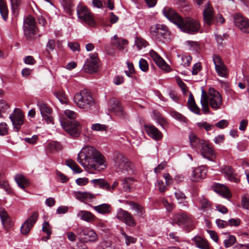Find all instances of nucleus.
Masks as SVG:
<instances>
[{
	"mask_svg": "<svg viewBox=\"0 0 249 249\" xmlns=\"http://www.w3.org/2000/svg\"><path fill=\"white\" fill-rule=\"evenodd\" d=\"M98 67V62L96 60H89L85 66L84 70L87 73H92L97 71Z\"/></svg>",
	"mask_w": 249,
	"mask_h": 249,
	"instance_id": "c756f323",
	"label": "nucleus"
},
{
	"mask_svg": "<svg viewBox=\"0 0 249 249\" xmlns=\"http://www.w3.org/2000/svg\"><path fill=\"white\" fill-rule=\"evenodd\" d=\"M77 216L81 220L89 223L94 221L96 218L95 216L90 212L85 210L79 211Z\"/></svg>",
	"mask_w": 249,
	"mask_h": 249,
	"instance_id": "5701e85b",
	"label": "nucleus"
},
{
	"mask_svg": "<svg viewBox=\"0 0 249 249\" xmlns=\"http://www.w3.org/2000/svg\"><path fill=\"white\" fill-rule=\"evenodd\" d=\"M171 115L175 119L178 120L181 122H185L186 121V118L182 115L181 114L175 111H171L170 113Z\"/></svg>",
	"mask_w": 249,
	"mask_h": 249,
	"instance_id": "864d4df0",
	"label": "nucleus"
},
{
	"mask_svg": "<svg viewBox=\"0 0 249 249\" xmlns=\"http://www.w3.org/2000/svg\"><path fill=\"white\" fill-rule=\"evenodd\" d=\"M198 200L201 209H206L210 208L211 206V202L204 196H199Z\"/></svg>",
	"mask_w": 249,
	"mask_h": 249,
	"instance_id": "a19ab883",
	"label": "nucleus"
},
{
	"mask_svg": "<svg viewBox=\"0 0 249 249\" xmlns=\"http://www.w3.org/2000/svg\"><path fill=\"white\" fill-rule=\"evenodd\" d=\"M108 109L111 112L114 113L116 115L120 117L124 116V112L118 99L114 98H111L108 101Z\"/></svg>",
	"mask_w": 249,
	"mask_h": 249,
	"instance_id": "4468645a",
	"label": "nucleus"
},
{
	"mask_svg": "<svg viewBox=\"0 0 249 249\" xmlns=\"http://www.w3.org/2000/svg\"><path fill=\"white\" fill-rule=\"evenodd\" d=\"M236 241L235 236L230 235L228 239H225L224 241V246L225 248H229L232 246Z\"/></svg>",
	"mask_w": 249,
	"mask_h": 249,
	"instance_id": "3c124183",
	"label": "nucleus"
},
{
	"mask_svg": "<svg viewBox=\"0 0 249 249\" xmlns=\"http://www.w3.org/2000/svg\"><path fill=\"white\" fill-rule=\"evenodd\" d=\"M197 125L199 127H203L207 131L212 130V129L214 127L213 125L209 124L206 122L198 123Z\"/></svg>",
	"mask_w": 249,
	"mask_h": 249,
	"instance_id": "bf43d9fd",
	"label": "nucleus"
},
{
	"mask_svg": "<svg viewBox=\"0 0 249 249\" xmlns=\"http://www.w3.org/2000/svg\"><path fill=\"white\" fill-rule=\"evenodd\" d=\"M126 203L131 207L132 210L135 211L136 216L144 218L145 212L144 208L142 205L133 201H127Z\"/></svg>",
	"mask_w": 249,
	"mask_h": 249,
	"instance_id": "4be33fe9",
	"label": "nucleus"
},
{
	"mask_svg": "<svg viewBox=\"0 0 249 249\" xmlns=\"http://www.w3.org/2000/svg\"><path fill=\"white\" fill-rule=\"evenodd\" d=\"M37 106L39 108L41 115L44 114H51L53 110L48 107L46 104L42 102H39Z\"/></svg>",
	"mask_w": 249,
	"mask_h": 249,
	"instance_id": "58836bf2",
	"label": "nucleus"
},
{
	"mask_svg": "<svg viewBox=\"0 0 249 249\" xmlns=\"http://www.w3.org/2000/svg\"><path fill=\"white\" fill-rule=\"evenodd\" d=\"M229 122L226 120H222L215 124V126L220 129L226 128L228 125Z\"/></svg>",
	"mask_w": 249,
	"mask_h": 249,
	"instance_id": "e2e57ef3",
	"label": "nucleus"
},
{
	"mask_svg": "<svg viewBox=\"0 0 249 249\" xmlns=\"http://www.w3.org/2000/svg\"><path fill=\"white\" fill-rule=\"evenodd\" d=\"M139 67L142 71L146 72L148 71L149 66L147 61L145 59L141 58L139 61Z\"/></svg>",
	"mask_w": 249,
	"mask_h": 249,
	"instance_id": "603ef678",
	"label": "nucleus"
},
{
	"mask_svg": "<svg viewBox=\"0 0 249 249\" xmlns=\"http://www.w3.org/2000/svg\"><path fill=\"white\" fill-rule=\"evenodd\" d=\"M208 102L213 109L216 110L219 108L222 105V96L217 91L210 88L208 91Z\"/></svg>",
	"mask_w": 249,
	"mask_h": 249,
	"instance_id": "9b49d317",
	"label": "nucleus"
},
{
	"mask_svg": "<svg viewBox=\"0 0 249 249\" xmlns=\"http://www.w3.org/2000/svg\"><path fill=\"white\" fill-rule=\"evenodd\" d=\"M9 108V106L5 101L0 100V118L2 116L1 113L5 112Z\"/></svg>",
	"mask_w": 249,
	"mask_h": 249,
	"instance_id": "5fc2aeb1",
	"label": "nucleus"
},
{
	"mask_svg": "<svg viewBox=\"0 0 249 249\" xmlns=\"http://www.w3.org/2000/svg\"><path fill=\"white\" fill-rule=\"evenodd\" d=\"M223 170L227 178L230 181L236 183L239 182V179L237 178L236 174L234 173L233 170L231 166H226L224 167Z\"/></svg>",
	"mask_w": 249,
	"mask_h": 249,
	"instance_id": "393cba45",
	"label": "nucleus"
},
{
	"mask_svg": "<svg viewBox=\"0 0 249 249\" xmlns=\"http://www.w3.org/2000/svg\"><path fill=\"white\" fill-rule=\"evenodd\" d=\"M77 161L84 167L88 165L94 170L97 169L96 165H104L105 160L94 147L86 146L83 147L77 155Z\"/></svg>",
	"mask_w": 249,
	"mask_h": 249,
	"instance_id": "f257e3e1",
	"label": "nucleus"
},
{
	"mask_svg": "<svg viewBox=\"0 0 249 249\" xmlns=\"http://www.w3.org/2000/svg\"><path fill=\"white\" fill-rule=\"evenodd\" d=\"M150 32L151 36L159 40H170V32L167 27L163 24H157L151 27Z\"/></svg>",
	"mask_w": 249,
	"mask_h": 249,
	"instance_id": "39448f33",
	"label": "nucleus"
},
{
	"mask_svg": "<svg viewBox=\"0 0 249 249\" xmlns=\"http://www.w3.org/2000/svg\"><path fill=\"white\" fill-rule=\"evenodd\" d=\"M189 141L191 146L195 148H200L201 145L204 142V140L200 139L194 134H191L189 136Z\"/></svg>",
	"mask_w": 249,
	"mask_h": 249,
	"instance_id": "7c9ffc66",
	"label": "nucleus"
},
{
	"mask_svg": "<svg viewBox=\"0 0 249 249\" xmlns=\"http://www.w3.org/2000/svg\"><path fill=\"white\" fill-rule=\"evenodd\" d=\"M135 44L139 50L142 49L147 46V42L142 38L137 37L135 40Z\"/></svg>",
	"mask_w": 249,
	"mask_h": 249,
	"instance_id": "49530a36",
	"label": "nucleus"
},
{
	"mask_svg": "<svg viewBox=\"0 0 249 249\" xmlns=\"http://www.w3.org/2000/svg\"><path fill=\"white\" fill-rule=\"evenodd\" d=\"M201 105L202 106V109L205 114L209 113V108L208 105L209 103L208 101H200Z\"/></svg>",
	"mask_w": 249,
	"mask_h": 249,
	"instance_id": "338daca9",
	"label": "nucleus"
},
{
	"mask_svg": "<svg viewBox=\"0 0 249 249\" xmlns=\"http://www.w3.org/2000/svg\"><path fill=\"white\" fill-rule=\"evenodd\" d=\"M0 13L3 19L6 20L8 18V10L4 0H0Z\"/></svg>",
	"mask_w": 249,
	"mask_h": 249,
	"instance_id": "4c0bfd02",
	"label": "nucleus"
},
{
	"mask_svg": "<svg viewBox=\"0 0 249 249\" xmlns=\"http://www.w3.org/2000/svg\"><path fill=\"white\" fill-rule=\"evenodd\" d=\"M62 4L66 12L69 15H71L72 12L71 7L73 6L71 0H62Z\"/></svg>",
	"mask_w": 249,
	"mask_h": 249,
	"instance_id": "a18cd8bd",
	"label": "nucleus"
},
{
	"mask_svg": "<svg viewBox=\"0 0 249 249\" xmlns=\"http://www.w3.org/2000/svg\"><path fill=\"white\" fill-rule=\"evenodd\" d=\"M167 165V163L165 161L162 162L158 166L156 167L154 169V172L156 174H158L160 172V171L163 170Z\"/></svg>",
	"mask_w": 249,
	"mask_h": 249,
	"instance_id": "774afa93",
	"label": "nucleus"
},
{
	"mask_svg": "<svg viewBox=\"0 0 249 249\" xmlns=\"http://www.w3.org/2000/svg\"><path fill=\"white\" fill-rule=\"evenodd\" d=\"M133 177H127L122 180L123 189L125 192H130L132 189V185L135 181Z\"/></svg>",
	"mask_w": 249,
	"mask_h": 249,
	"instance_id": "f704fd0d",
	"label": "nucleus"
},
{
	"mask_svg": "<svg viewBox=\"0 0 249 249\" xmlns=\"http://www.w3.org/2000/svg\"><path fill=\"white\" fill-rule=\"evenodd\" d=\"M217 74L223 77H227L228 75V70L226 66L224 64L215 68Z\"/></svg>",
	"mask_w": 249,
	"mask_h": 249,
	"instance_id": "37998d69",
	"label": "nucleus"
},
{
	"mask_svg": "<svg viewBox=\"0 0 249 249\" xmlns=\"http://www.w3.org/2000/svg\"><path fill=\"white\" fill-rule=\"evenodd\" d=\"M122 234L124 236L125 240V244L127 246L131 243H135L137 240L136 238L128 236L124 231L122 232Z\"/></svg>",
	"mask_w": 249,
	"mask_h": 249,
	"instance_id": "4d7b16f0",
	"label": "nucleus"
},
{
	"mask_svg": "<svg viewBox=\"0 0 249 249\" xmlns=\"http://www.w3.org/2000/svg\"><path fill=\"white\" fill-rule=\"evenodd\" d=\"M149 54L159 68L166 71L170 70L169 66L155 51H150Z\"/></svg>",
	"mask_w": 249,
	"mask_h": 249,
	"instance_id": "6ab92c4d",
	"label": "nucleus"
},
{
	"mask_svg": "<svg viewBox=\"0 0 249 249\" xmlns=\"http://www.w3.org/2000/svg\"><path fill=\"white\" fill-rule=\"evenodd\" d=\"M203 18L205 25L210 26L213 24L214 20L213 9L209 2L205 5L203 12Z\"/></svg>",
	"mask_w": 249,
	"mask_h": 249,
	"instance_id": "dca6fc26",
	"label": "nucleus"
},
{
	"mask_svg": "<svg viewBox=\"0 0 249 249\" xmlns=\"http://www.w3.org/2000/svg\"><path fill=\"white\" fill-rule=\"evenodd\" d=\"M64 114L70 119L75 120L74 119L76 117V114L73 111L67 109L64 111Z\"/></svg>",
	"mask_w": 249,
	"mask_h": 249,
	"instance_id": "0e129e2a",
	"label": "nucleus"
},
{
	"mask_svg": "<svg viewBox=\"0 0 249 249\" xmlns=\"http://www.w3.org/2000/svg\"><path fill=\"white\" fill-rule=\"evenodd\" d=\"M162 12L165 17L177 26L179 23H180L182 19L173 9L170 7H166L164 8Z\"/></svg>",
	"mask_w": 249,
	"mask_h": 249,
	"instance_id": "a211bd4d",
	"label": "nucleus"
},
{
	"mask_svg": "<svg viewBox=\"0 0 249 249\" xmlns=\"http://www.w3.org/2000/svg\"><path fill=\"white\" fill-rule=\"evenodd\" d=\"M0 217L3 225L5 227L10 225V220L6 211L3 209H0Z\"/></svg>",
	"mask_w": 249,
	"mask_h": 249,
	"instance_id": "ea45409f",
	"label": "nucleus"
},
{
	"mask_svg": "<svg viewBox=\"0 0 249 249\" xmlns=\"http://www.w3.org/2000/svg\"><path fill=\"white\" fill-rule=\"evenodd\" d=\"M107 126L105 124L96 123L93 124L91 128L94 131H107Z\"/></svg>",
	"mask_w": 249,
	"mask_h": 249,
	"instance_id": "8fccbe9b",
	"label": "nucleus"
},
{
	"mask_svg": "<svg viewBox=\"0 0 249 249\" xmlns=\"http://www.w3.org/2000/svg\"><path fill=\"white\" fill-rule=\"evenodd\" d=\"M235 25L241 32L249 34V19L243 17L239 14H236L233 16Z\"/></svg>",
	"mask_w": 249,
	"mask_h": 249,
	"instance_id": "ddd939ff",
	"label": "nucleus"
},
{
	"mask_svg": "<svg viewBox=\"0 0 249 249\" xmlns=\"http://www.w3.org/2000/svg\"><path fill=\"white\" fill-rule=\"evenodd\" d=\"M66 164L75 173H80L82 171L76 162L72 160H66Z\"/></svg>",
	"mask_w": 249,
	"mask_h": 249,
	"instance_id": "79ce46f5",
	"label": "nucleus"
},
{
	"mask_svg": "<svg viewBox=\"0 0 249 249\" xmlns=\"http://www.w3.org/2000/svg\"><path fill=\"white\" fill-rule=\"evenodd\" d=\"M90 182L93 184L95 187H99L103 189L111 191L109 184L104 179H94L90 180Z\"/></svg>",
	"mask_w": 249,
	"mask_h": 249,
	"instance_id": "c85d7f7f",
	"label": "nucleus"
},
{
	"mask_svg": "<svg viewBox=\"0 0 249 249\" xmlns=\"http://www.w3.org/2000/svg\"><path fill=\"white\" fill-rule=\"evenodd\" d=\"M192 57L190 56H181L179 63L184 67H187L190 65Z\"/></svg>",
	"mask_w": 249,
	"mask_h": 249,
	"instance_id": "09e8293b",
	"label": "nucleus"
},
{
	"mask_svg": "<svg viewBox=\"0 0 249 249\" xmlns=\"http://www.w3.org/2000/svg\"><path fill=\"white\" fill-rule=\"evenodd\" d=\"M38 217V213L36 212H34L30 217L27 219L22 225L20 231L22 234H27L29 232L31 228L36 222Z\"/></svg>",
	"mask_w": 249,
	"mask_h": 249,
	"instance_id": "f3484780",
	"label": "nucleus"
},
{
	"mask_svg": "<svg viewBox=\"0 0 249 249\" xmlns=\"http://www.w3.org/2000/svg\"><path fill=\"white\" fill-rule=\"evenodd\" d=\"M192 240L195 242L197 247L201 249H210L208 242L200 236H196Z\"/></svg>",
	"mask_w": 249,
	"mask_h": 249,
	"instance_id": "2f4dec72",
	"label": "nucleus"
},
{
	"mask_svg": "<svg viewBox=\"0 0 249 249\" xmlns=\"http://www.w3.org/2000/svg\"><path fill=\"white\" fill-rule=\"evenodd\" d=\"M111 44L119 50H124L127 45V40L119 38L117 35H114L111 38Z\"/></svg>",
	"mask_w": 249,
	"mask_h": 249,
	"instance_id": "bb28decb",
	"label": "nucleus"
},
{
	"mask_svg": "<svg viewBox=\"0 0 249 249\" xmlns=\"http://www.w3.org/2000/svg\"><path fill=\"white\" fill-rule=\"evenodd\" d=\"M23 113L18 108L15 109L13 113L9 117L14 127L17 131H18L20 126L23 124Z\"/></svg>",
	"mask_w": 249,
	"mask_h": 249,
	"instance_id": "2eb2a0df",
	"label": "nucleus"
},
{
	"mask_svg": "<svg viewBox=\"0 0 249 249\" xmlns=\"http://www.w3.org/2000/svg\"><path fill=\"white\" fill-rule=\"evenodd\" d=\"M8 131V127L7 125L5 123H0V135H5L7 134Z\"/></svg>",
	"mask_w": 249,
	"mask_h": 249,
	"instance_id": "680f3d73",
	"label": "nucleus"
},
{
	"mask_svg": "<svg viewBox=\"0 0 249 249\" xmlns=\"http://www.w3.org/2000/svg\"><path fill=\"white\" fill-rule=\"evenodd\" d=\"M46 149L50 152H53L60 150L62 149V146L58 142H51L47 143Z\"/></svg>",
	"mask_w": 249,
	"mask_h": 249,
	"instance_id": "e433bc0d",
	"label": "nucleus"
},
{
	"mask_svg": "<svg viewBox=\"0 0 249 249\" xmlns=\"http://www.w3.org/2000/svg\"><path fill=\"white\" fill-rule=\"evenodd\" d=\"M213 190L225 198H229L231 196L229 189L223 184H216L213 187Z\"/></svg>",
	"mask_w": 249,
	"mask_h": 249,
	"instance_id": "b1692460",
	"label": "nucleus"
},
{
	"mask_svg": "<svg viewBox=\"0 0 249 249\" xmlns=\"http://www.w3.org/2000/svg\"><path fill=\"white\" fill-rule=\"evenodd\" d=\"M213 61L214 64L215 68H217V67L219 66L224 65V62L222 58L219 55L217 54H214L213 55Z\"/></svg>",
	"mask_w": 249,
	"mask_h": 249,
	"instance_id": "de8ad7c7",
	"label": "nucleus"
},
{
	"mask_svg": "<svg viewBox=\"0 0 249 249\" xmlns=\"http://www.w3.org/2000/svg\"><path fill=\"white\" fill-rule=\"evenodd\" d=\"M116 217L128 226L134 227L136 225L134 218L128 211L120 209L117 212Z\"/></svg>",
	"mask_w": 249,
	"mask_h": 249,
	"instance_id": "f8f14e48",
	"label": "nucleus"
},
{
	"mask_svg": "<svg viewBox=\"0 0 249 249\" xmlns=\"http://www.w3.org/2000/svg\"><path fill=\"white\" fill-rule=\"evenodd\" d=\"M74 102L78 107L86 110L94 105V101L90 93L85 90L74 95Z\"/></svg>",
	"mask_w": 249,
	"mask_h": 249,
	"instance_id": "7ed1b4c3",
	"label": "nucleus"
},
{
	"mask_svg": "<svg viewBox=\"0 0 249 249\" xmlns=\"http://www.w3.org/2000/svg\"><path fill=\"white\" fill-rule=\"evenodd\" d=\"M56 97L62 103H66L67 102V99L66 97L65 94L63 92H56L55 93Z\"/></svg>",
	"mask_w": 249,
	"mask_h": 249,
	"instance_id": "13d9d810",
	"label": "nucleus"
},
{
	"mask_svg": "<svg viewBox=\"0 0 249 249\" xmlns=\"http://www.w3.org/2000/svg\"><path fill=\"white\" fill-rule=\"evenodd\" d=\"M188 106L189 109L195 113L200 115V108L198 107L195 103L193 94L191 93L189 96L188 101Z\"/></svg>",
	"mask_w": 249,
	"mask_h": 249,
	"instance_id": "473e14b6",
	"label": "nucleus"
},
{
	"mask_svg": "<svg viewBox=\"0 0 249 249\" xmlns=\"http://www.w3.org/2000/svg\"><path fill=\"white\" fill-rule=\"evenodd\" d=\"M74 196L78 200L85 202L88 199H92L95 197V196L87 192H75Z\"/></svg>",
	"mask_w": 249,
	"mask_h": 249,
	"instance_id": "cd10ccee",
	"label": "nucleus"
},
{
	"mask_svg": "<svg viewBox=\"0 0 249 249\" xmlns=\"http://www.w3.org/2000/svg\"><path fill=\"white\" fill-rule=\"evenodd\" d=\"M153 115L155 119L157 120V122L162 127L166 124V121L165 119L161 115V114L156 111H153Z\"/></svg>",
	"mask_w": 249,
	"mask_h": 249,
	"instance_id": "c03bdc74",
	"label": "nucleus"
},
{
	"mask_svg": "<svg viewBox=\"0 0 249 249\" xmlns=\"http://www.w3.org/2000/svg\"><path fill=\"white\" fill-rule=\"evenodd\" d=\"M173 223L179 226H182L188 232L194 228V223L191 217L184 213L175 214L173 218Z\"/></svg>",
	"mask_w": 249,
	"mask_h": 249,
	"instance_id": "0eeeda50",
	"label": "nucleus"
},
{
	"mask_svg": "<svg viewBox=\"0 0 249 249\" xmlns=\"http://www.w3.org/2000/svg\"><path fill=\"white\" fill-rule=\"evenodd\" d=\"M113 160L116 171L119 175L128 176L135 173L133 163L123 154L114 153Z\"/></svg>",
	"mask_w": 249,
	"mask_h": 249,
	"instance_id": "f03ea898",
	"label": "nucleus"
},
{
	"mask_svg": "<svg viewBox=\"0 0 249 249\" xmlns=\"http://www.w3.org/2000/svg\"><path fill=\"white\" fill-rule=\"evenodd\" d=\"M161 202L168 212H171L173 210L174 208L173 205L168 203L166 199L163 198Z\"/></svg>",
	"mask_w": 249,
	"mask_h": 249,
	"instance_id": "69168bd1",
	"label": "nucleus"
},
{
	"mask_svg": "<svg viewBox=\"0 0 249 249\" xmlns=\"http://www.w3.org/2000/svg\"><path fill=\"white\" fill-rule=\"evenodd\" d=\"M61 124L65 130L73 138L78 137L81 133V126L75 120H62Z\"/></svg>",
	"mask_w": 249,
	"mask_h": 249,
	"instance_id": "1a4fd4ad",
	"label": "nucleus"
},
{
	"mask_svg": "<svg viewBox=\"0 0 249 249\" xmlns=\"http://www.w3.org/2000/svg\"><path fill=\"white\" fill-rule=\"evenodd\" d=\"M76 233L83 242L88 241L95 242L98 240V236L92 229L85 227H80L77 230Z\"/></svg>",
	"mask_w": 249,
	"mask_h": 249,
	"instance_id": "6e6552de",
	"label": "nucleus"
},
{
	"mask_svg": "<svg viewBox=\"0 0 249 249\" xmlns=\"http://www.w3.org/2000/svg\"><path fill=\"white\" fill-rule=\"evenodd\" d=\"M144 128L147 134L156 141L161 140L163 137L162 133L153 125H145Z\"/></svg>",
	"mask_w": 249,
	"mask_h": 249,
	"instance_id": "aec40b11",
	"label": "nucleus"
},
{
	"mask_svg": "<svg viewBox=\"0 0 249 249\" xmlns=\"http://www.w3.org/2000/svg\"><path fill=\"white\" fill-rule=\"evenodd\" d=\"M78 18L90 26H94L95 22L89 9L85 6L79 4L77 7Z\"/></svg>",
	"mask_w": 249,
	"mask_h": 249,
	"instance_id": "9d476101",
	"label": "nucleus"
},
{
	"mask_svg": "<svg viewBox=\"0 0 249 249\" xmlns=\"http://www.w3.org/2000/svg\"><path fill=\"white\" fill-rule=\"evenodd\" d=\"M55 46V42L53 39H49L46 45V51L48 53L54 49Z\"/></svg>",
	"mask_w": 249,
	"mask_h": 249,
	"instance_id": "052dcab7",
	"label": "nucleus"
},
{
	"mask_svg": "<svg viewBox=\"0 0 249 249\" xmlns=\"http://www.w3.org/2000/svg\"><path fill=\"white\" fill-rule=\"evenodd\" d=\"M24 34L27 39L31 40L35 38V36L38 32L35 18L28 16L24 21Z\"/></svg>",
	"mask_w": 249,
	"mask_h": 249,
	"instance_id": "423d86ee",
	"label": "nucleus"
},
{
	"mask_svg": "<svg viewBox=\"0 0 249 249\" xmlns=\"http://www.w3.org/2000/svg\"><path fill=\"white\" fill-rule=\"evenodd\" d=\"M42 231L47 234V239L50 238V236L52 233L51 226L48 222H45L42 227Z\"/></svg>",
	"mask_w": 249,
	"mask_h": 249,
	"instance_id": "6e6d98bb",
	"label": "nucleus"
},
{
	"mask_svg": "<svg viewBox=\"0 0 249 249\" xmlns=\"http://www.w3.org/2000/svg\"><path fill=\"white\" fill-rule=\"evenodd\" d=\"M178 27L185 33L194 34L198 32L200 25L197 20L191 18L186 17L182 19Z\"/></svg>",
	"mask_w": 249,
	"mask_h": 249,
	"instance_id": "20e7f679",
	"label": "nucleus"
},
{
	"mask_svg": "<svg viewBox=\"0 0 249 249\" xmlns=\"http://www.w3.org/2000/svg\"><path fill=\"white\" fill-rule=\"evenodd\" d=\"M15 180L18 186L22 189L27 187L29 185L28 180L22 175H16Z\"/></svg>",
	"mask_w": 249,
	"mask_h": 249,
	"instance_id": "c9c22d12",
	"label": "nucleus"
},
{
	"mask_svg": "<svg viewBox=\"0 0 249 249\" xmlns=\"http://www.w3.org/2000/svg\"><path fill=\"white\" fill-rule=\"evenodd\" d=\"M199 148L201 154L204 157L209 159L208 157L213 154V150L210 144L205 140Z\"/></svg>",
	"mask_w": 249,
	"mask_h": 249,
	"instance_id": "a878e982",
	"label": "nucleus"
},
{
	"mask_svg": "<svg viewBox=\"0 0 249 249\" xmlns=\"http://www.w3.org/2000/svg\"><path fill=\"white\" fill-rule=\"evenodd\" d=\"M206 175V169L203 166L195 168L192 174L191 180L194 182L199 181L203 179Z\"/></svg>",
	"mask_w": 249,
	"mask_h": 249,
	"instance_id": "412c9836",
	"label": "nucleus"
},
{
	"mask_svg": "<svg viewBox=\"0 0 249 249\" xmlns=\"http://www.w3.org/2000/svg\"><path fill=\"white\" fill-rule=\"evenodd\" d=\"M93 209L98 213L107 214L111 212V206L107 203H104L98 206H92Z\"/></svg>",
	"mask_w": 249,
	"mask_h": 249,
	"instance_id": "72a5a7b5",
	"label": "nucleus"
}]
</instances>
